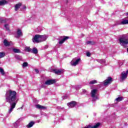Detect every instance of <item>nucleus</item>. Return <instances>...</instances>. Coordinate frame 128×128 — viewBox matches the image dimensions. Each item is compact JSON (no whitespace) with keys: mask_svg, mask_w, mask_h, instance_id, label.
<instances>
[{"mask_svg":"<svg viewBox=\"0 0 128 128\" xmlns=\"http://www.w3.org/2000/svg\"><path fill=\"white\" fill-rule=\"evenodd\" d=\"M32 40L33 42H36L37 44H38V42H40V34L35 35L33 37Z\"/></svg>","mask_w":128,"mask_h":128,"instance_id":"obj_4","label":"nucleus"},{"mask_svg":"<svg viewBox=\"0 0 128 128\" xmlns=\"http://www.w3.org/2000/svg\"><path fill=\"white\" fill-rule=\"evenodd\" d=\"M8 4V2L6 1V0H0V6H4V4Z\"/></svg>","mask_w":128,"mask_h":128,"instance_id":"obj_20","label":"nucleus"},{"mask_svg":"<svg viewBox=\"0 0 128 128\" xmlns=\"http://www.w3.org/2000/svg\"><path fill=\"white\" fill-rule=\"evenodd\" d=\"M122 97H118V98H116V102H122Z\"/></svg>","mask_w":128,"mask_h":128,"instance_id":"obj_27","label":"nucleus"},{"mask_svg":"<svg viewBox=\"0 0 128 128\" xmlns=\"http://www.w3.org/2000/svg\"><path fill=\"white\" fill-rule=\"evenodd\" d=\"M48 38V35H40V42H46Z\"/></svg>","mask_w":128,"mask_h":128,"instance_id":"obj_11","label":"nucleus"},{"mask_svg":"<svg viewBox=\"0 0 128 128\" xmlns=\"http://www.w3.org/2000/svg\"><path fill=\"white\" fill-rule=\"evenodd\" d=\"M98 90L93 89L91 91V96L93 100H98V96H97Z\"/></svg>","mask_w":128,"mask_h":128,"instance_id":"obj_3","label":"nucleus"},{"mask_svg":"<svg viewBox=\"0 0 128 128\" xmlns=\"http://www.w3.org/2000/svg\"><path fill=\"white\" fill-rule=\"evenodd\" d=\"M127 34V36H128V34Z\"/></svg>","mask_w":128,"mask_h":128,"instance_id":"obj_43","label":"nucleus"},{"mask_svg":"<svg viewBox=\"0 0 128 128\" xmlns=\"http://www.w3.org/2000/svg\"><path fill=\"white\" fill-rule=\"evenodd\" d=\"M0 72L1 74H2V76H4L5 73H4V70L2 71H1Z\"/></svg>","mask_w":128,"mask_h":128,"instance_id":"obj_34","label":"nucleus"},{"mask_svg":"<svg viewBox=\"0 0 128 128\" xmlns=\"http://www.w3.org/2000/svg\"><path fill=\"white\" fill-rule=\"evenodd\" d=\"M20 36H22V32L20 29H18L17 30V36L16 38H20Z\"/></svg>","mask_w":128,"mask_h":128,"instance_id":"obj_13","label":"nucleus"},{"mask_svg":"<svg viewBox=\"0 0 128 128\" xmlns=\"http://www.w3.org/2000/svg\"><path fill=\"white\" fill-rule=\"evenodd\" d=\"M3 70H4V69H3L2 68H0V72H2Z\"/></svg>","mask_w":128,"mask_h":128,"instance_id":"obj_42","label":"nucleus"},{"mask_svg":"<svg viewBox=\"0 0 128 128\" xmlns=\"http://www.w3.org/2000/svg\"><path fill=\"white\" fill-rule=\"evenodd\" d=\"M22 66L24 68H26V66H28V62H25L23 63Z\"/></svg>","mask_w":128,"mask_h":128,"instance_id":"obj_31","label":"nucleus"},{"mask_svg":"<svg viewBox=\"0 0 128 128\" xmlns=\"http://www.w3.org/2000/svg\"><path fill=\"white\" fill-rule=\"evenodd\" d=\"M4 45L6 46H8L10 44V42H8V40H4Z\"/></svg>","mask_w":128,"mask_h":128,"instance_id":"obj_19","label":"nucleus"},{"mask_svg":"<svg viewBox=\"0 0 128 128\" xmlns=\"http://www.w3.org/2000/svg\"><path fill=\"white\" fill-rule=\"evenodd\" d=\"M62 98L64 100H66V99L68 98V96H63Z\"/></svg>","mask_w":128,"mask_h":128,"instance_id":"obj_39","label":"nucleus"},{"mask_svg":"<svg viewBox=\"0 0 128 128\" xmlns=\"http://www.w3.org/2000/svg\"><path fill=\"white\" fill-rule=\"evenodd\" d=\"M67 106H68V108H72L76 106V102L74 101H72L71 102L68 103Z\"/></svg>","mask_w":128,"mask_h":128,"instance_id":"obj_10","label":"nucleus"},{"mask_svg":"<svg viewBox=\"0 0 128 128\" xmlns=\"http://www.w3.org/2000/svg\"><path fill=\"white\" fill-rule=\"evenodd\" d=\"M112 78L108 77L106 80L103 84L104 86H108V84H112Z\"/></svg>","mask_w":128,"mask_h":128,"instance_id":"obj_7","label":"nucleus"},{"mask_svg":"<svg viewBox=\"0 0 128 128\" xmlns=\"http://www.w3.org/2000/svg\"><path fill=\"white\" fill-rule=\"evenodd\" d=\"M96 62H100V64H106V60H96Z\"/></svg>","mask_w":128,"mask_h":128,"instance_id":"obj_24","label":"nucleus"},{"mask_svg":"<svg viewBox=\"0 0 128 128\" xmlns=\"http://www.w3.org/2000/svg\"><path fill=\"white\" fill-rule=\"evenodd\" d=\"M82 92L83 94H86L87 92L86 90H82Z\"/></svg>","mask_w":128,"mask_h":128,"instance_id":"obj_37","label":"nucleus"},{"mask_svg":"<svg viewBox=\"0 0 128 128\" xmlns=\"http://www.w3.org/2000/svg\"><path fill=\"white\" fill-rule=\"evenodd\" d=\"M20 6H22V4L19 3L16 4L15 6V10L16 12H17V10H18V9L20 8Z\"/></svg>","mask_w":128,"mask_h":128,"instance_id":"obj_17","label":"nucleus"},{"mask_svg":"<svg viewBox=\"0 0 128 128\" xmlns=\"http://www.w3.org/2000/svg\"><path fill=\"white\" fill-rule=\"evenodd\" d=\"M100 123L98 122L94 126H91V128H100Z\"/></svg>","mask_w":128,"mask_h":128,"instance_id":"obj_22","label":"nucleus"},{"mask_svg":"<svg viewBox=\"0 0 128 128\" xmlns=\"http://www.w3.org/2000/svg\"><path fill=\"white\" fill-rule=\"evenodd\" d=\"M98 81L96 80H92L90 82L89 84H97Z\"/></svg>","mask_w":128,"mask_h":128,"instance_id":"obj_26","label":"nucleus"},{"mask_svg":"<svg viewBox=\"0 0 128 128\" xmlns=\"http://www.w3.org/2000/svg\"><path fill=\"white\" fill-rule=\"evenodd\" d=\"M128 70L126 71H123L121 74V80H124L126 78H128Z\"/></svg>","mask_w":128,"mask_h":128,"instance_id":"obj_5","label":"nucleus"},{"mask_svg":"<svg viewBox=\"0 0 128 128\" xmlns=\"http://www.w3.org/2000/svg\"><path fill=\"white\" fill-rule=\"evenodd\" d=\"M126 38H128V34H122L118 39L119 44L124 48L128 44V39Z\"/></svg>","mask_w":128,"mask_h":128,"instance_id":"obj_2","label":"nucleus"},{"mask_svg":"<svg viewBox=\"0 0 128 128\" xmlns=\"http://www.w3.org/2000/svg\"><path fill=\"white\" fill-rule=\"evenodd\" d=\"M24 108V106H22L21 108H18V110H22Z\"/></svg>","mask_w":128,"mask_h":128,"instance_id":"obj_41","label":"nucleus"},{"mask_svg":"<svg viewBox=\"0 0 128 128\" xmlns=\"http://www.w3.org/2000/svg\"><path fill=\"white\" fill-rule=\"evenodd\" d=\"M23 10H26V6H24L22 8Z\"/></svg>","mask_w":128,"mask_h":128,"instance_id":"obj_40","label":"nucleus"},{"mask_svg":"<svg viewBox=\"0 0 128 128\" xmlns=\"http://www.w3.org/2000/svg\"><path fill=\"white\" fill-rule=\"evenodd\" d=\"M120 24H128V20L122 19Z\"/></svg>","mask_w":128,"mask_h":128,"instance_id":"obj_15","label":"nucleus"},{"mask_svg":"<svg viewBox=\"0 0 128 128\" xmlns=\"http://www.w3.org/2000/svg\"><path fill=\"white\" fill-rule=\"evenodd\" d=\"M61 40L58 42L59 44H62L64 42L68 40L70 37L66 36H62L60 37Z\"/></svg>","mask_w":128,"mask_h":128,"instance_id":"obj_6","label":"nucleus"},{"mask_svg":"<svg viewBox=\"0 0 128 128\" xmlns=\"http://www.w3.org/2000/svg\"><path fill=\"white\" fill-rule=\"evenodd\" d=\"M31 53L36 54H38V49H36V48H33L31 50Z\"/></svg>","mask_w":128,"mask_h":128,"instance_id":"obj_18","label":"nucleus"},{"mask_svg":"<svg viewBox=\"0 0 128 128\" xmlns=\"http://www.w3.org/2000/svg\"><path fill=\"white\" fill-rule=\"evenodd\" d=\"M14 52H20V50L19 49L14 48L13 49Z\"/></svg>","mask_w":128,"mask_h":128,"instance_id":"obj_29","label":"nucleus"},{"mask_svg":"<svg viewBox=\"0 0 128 128\" xmlns=\"http://www.w3.org/2000/svg\"><path fill=\"white\" fill-rule=\"evenodd\" d=\"M56 80H48L45 82L44 84L46 86H50V84H55Z\"/></svg>","mask_w":128,"mask_h":128,"instance_id":"obj_9","label":"nucleus"},{"mask_svg":"<svg viewBox=\"0 0 128 128\" xmlns=\"http://www.w3.org/2000/svg\"><path fill=\"white\" fill-rule=\"evenodd\" d=\"M36 108H38V110H46V106H44L40 104L36 105Z\"/></svg>","mask_w":128,"mask_h":128,"instance_id":"obj_12","label":"nucleus"},{"mask_svg":"<svg viewBox=\"0 0 128 128\" xmlns=\"http://www.w3.org/2000/svg\"><path fill=\"white\" fill-rule=\"evenodd\" d=\"M6 56L4 52H0V58H4Z\"/></svg>","mask_w":128,"mask_h":128,"instance_id":"obj_30","label":"nucleus"},{"mask_svg":"<svg viewBox=\"0 0 128 128\" xmlns=\"http://www.w3.org/2000/svg\"><path fill=\"white\" fill-rule=\"evenodd\" d=\"M36 122L34 121H32L28 123V124L26 125V128H32V126H34V124Z\"/></svg>","mask_w":128,"mask_h":128,"instance_id":"obj_14","label":"nucleus"},{"mask_svg":"<svg viewBox=\"0 0 128 128\" xmlns=\"http://www.w3.org/2000/svg\"><path fill=\"white\" fill-rule=\"evenodd\" d=\"M80 62V58H78L74 62V59L72 60V61L71 62V66H76L77 64H78V62Z\"/></svg>","mask_w":128,"mask_h":128,"instance_id":"obj_8","label":"nucleus"},{"mask_svg":"<svg viewBox=\"0 0 128 128\" xmlns=\"http://www.w3.org/2000/svg\"><path fill=\"white\" fill-rule=\"evenodd\" d=\"M34 71L36 72V74H38L39 72L38 70V69H34Z\"/></svg>","mask_w":128,"mask_h":128,"instance_id":"obj_36","label":"nucleus"},{"mask_svg":"<svg viewBox=\"0 0 128 128\" xmlns=\"http://www.w3.org/2000/svg\"><path fill=\"white\" fill-rule=\"evenodd\" d=\"M82 88V86L78 85L76 87V90H80Z\"/></svg>","mask_w":128,"mask_h":128,"instance_id":"obj_35","label":"nucleus"},{"mask_svg":"<svg viewBox=\"0 0 128 128\" xmlns=\"http://www.w3.org/2000/svg\"><path fill=\"white\" fill-rule=\"evenodd\" d=\"M4 26L5 28H6V30L8 32H10V25L8 24H5L4 25Z\"/></svg>","mask_w":128,"mask_h":128,"instance_id":"obj_25","label":"nucleus"},{"mask_svg":"<svg viewBox=\"0 0 128 128\" xmlns=\"http://www.w3.org/2000/svg\"><path fill=\"white\" fill-rule=\"evenodd\" d=\"M5 100L6 102H8L10 104V108L8 110V114H12L14 108H16L18 99L16 96V92L12 90H8L6 91L5 95Z\"/></svg>","mask_w":128,"mask_h":128,"instance_id":"obj_1","label":"nucleus"},{"mask_svg":"<svg viewBox=\"0 0 128 128\" xmlns=\"http://www.w3.org/2000/svg\"><path fill=\"white\" fill-rule=\"evenodd\" d=\"M86 44H96V42H94V41H87L86 42Z\"/></svg>","mask_w":128,"mask_h":128,"instance_id":"obj_23","label":"nucleus"},{"mask_svg":"<svg viewBox=\"0 0 128 128\" xmlns=\"http://www.w3.org/2000/svg\"><path fill=\"white\" fill-rule=\"evenodd\" d=\"M0 22H6V20L0 19Z\"/></svg>","mask_w":128,"mask_h":128,"instance_id":"obj_33","label":"nucleus"},{"mask_svg":"<svg viewBox=\"0 0 128 128\" xmlns=\"http://www.w3.org/2000/svg\"><path fill=\"white\" fill-rule=\"evenodd\" d=\"M15 58H17L18 60H20V58H22V57H20V56H15Z\"/></svg>","mask_w":128,"mask_h":128,"instance_id":"obj_32","label":"nucleus"},{"mask_svg":"<svg viewBox=\"0 0 128 128\" xmlns=\"http://www.w3.org/2000/svg\"><path fill=\"white\" fill-rule=\"evenodd\" d=\"M18 126V123L15 122L12 125L13 128H17Z\"/></svg>","mask_w":128,"mask_h":128,"instance_id":"obj_28","label":"nucleus"},{"mask_svg":"<svg viewBox=\"0 0 128 128\" xmlns=\"http://www.w3.org/2000/svg\"><path fill=\"white\" fill-rule=\"evenodd\" d=\"M25 52H32V48H30V47H26L24 48Z\"/></svg>","mask_w":128,"mask_h":128,"instance_id":"obj_21","label":"nucleus"},{"mask_svg":"<svg viewBox=\"0 0 128 128\" xmlns=\"http://www.w3.org/2000/svg\"><path fill=\"white\" fill-rule=\"evenodd\" d=\"M53 72L56 74H60L62 72V70H54Z\"/></svg>","mask_w":128,"mask_h":128,"instance_id":"obj_16","label":"nucleus"},{"mask_svg":"<svg viewBox=\"0 0 128 128\" xmlns=\"http://www.w3.org/2000/svg\"><path fill=\"white\" fill-rule=\"evenodd\" d=\"M86 56H90V52H87L86 53Z\"/></svg>","mask_w":128,"mask_h":128,"instance_id":"obj_38","label":"nucleus"}]
</instances>
